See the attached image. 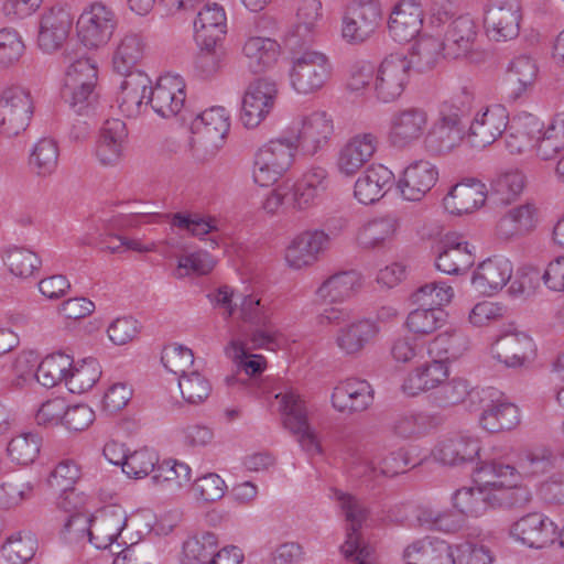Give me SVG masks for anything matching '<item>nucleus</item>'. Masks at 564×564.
<instances>
[{"label": "nucleus", "mask_w": 564, "mask_h": 564, "mask_svg": "<svg viewBox=\"0 0 564 564\" xmlns=\"http://www.w3.org/2000/svg\"><path fill=\"white\" fill-rule=\"evenodd\" d=\"M229 116L223 107H212L192 122V151L200 161L216 155L229 131Z\"/></svg>", "instance_id": "2"}, {"label": "nucleus", "mask_w": 564, "mask_h": 564, "mask_svg": "<svg viewBox=\"0 0 564 564\" xmlns=\"http://www.w3.org/2000/svg\"><path fill=\"white\" fill-rule=\"evenodd\" d=\"M538 65L528 55L514 57L507 68V79L514 97L521 96L532 87L538 77Z\"/></svg>", "instance_id": "46"}, {"label": "nucleus", "mask_w": 564, "mask_h": 564, "mask_svg": "<svg viewBox=\"0 0 564 564\" xmlns=\"http://www.w3.org/2000/svg\"><path fill=\"white\" fill-rule=\"evenodd\" d=\"M72 362L70 357L62 352L46 356L40 362L35 378L43 387L53 388L62 380L66 381Z\"/></svg>", "instance_id": "50"}, {"label": "nucleus", "mask_w": 564, "mask_h": 564, "mask_svg": "<svg viewBox=\"0 0 564 564\" xmlns=\"http://www.w3.org/2000/svg\"><path fill=\"white\" fill-rule=\"evenodd\" d=\"M509 113L502 105L482 107L476 112L467 131V140L473 147L485 148L492 144L505 132Z\"/></svg>", "instance_id": "16"}, {"label": "nucleus", "mask_w": 564, "mask_h": 564, "mask_svg": "<svg viewBox=\"0 0 564 564\" xmlns=\"http://www.w3.org/2000/svg\"><path fill=\"white\" fill-rule=\"evenodd\" d=\"M226 14L217 3H206L194 22L195 39L199 45H215L226 33Z\"/></svg>", "instance_id": "37"}, {"label": "nucleus", "mask_w": 564, "mask_h": 564, "mask_svg": "<svg viewBox=\"0 0 564 564\" xmlns=\"http://www.w3.org/2000/svg\"><path fill=\"white\" fill-rule=\"evenodd\" d=\"M510 534L529 547L542 549L554 542L556 527L544 514L531 512L511 525Z\"/></svg>", "instance_id": "22"}, {"label": "nucleus", "mask_w": 564, "mask_h": 564, "mask_svg": "<svg viewBox=\"0 0 564 564\" xmlns=\"http://www.w3.org/2000/svg\"><path fill=\"white\" fill-rule=\"evenodd\" d=\"M117 24L115 12L102 2H94L77 20V34L88 48H99L111 39Z\"/></svg>", "instance_id": "9"}, {"label": "nucleus", "mask_w": 564, "mask_h": 564, "mask_svg": "<svg viewBox=\"0 0 564 564\" xmlns=\"http://www.w3.org/2000/svg\"><path fill=\"white\" fill-rule=\"evenodd\" d=\"M512 264L505 258H489L475 270L471 284L481 294H492L501 290L512 276Z\"/></svg>", "instance_id": "30"}, {"label": "nucleus", "mask_w": 564, "mask_h": 564, "mask_svg": "<svg viewBox=\"0 0 564 564\" xmlns=\"http://www.w3.org/2000/svg\"><path fill=\"white\" fill-rule=\"evenodd\" d=\"M406 564H455L449 544L426 536L410 544L403 553Z\"/></svg>", "instance_id": "34"}, {"label": "nucleus", "mask_w": 564, "mask_h": 564, "mask_svg": "<svg viewBox=\"0 0 564 564\" xmlns=\"http://www.w3.org/2000/svg\"><path fill=\"white\" fill-rule=\"evenodd\" d=\"M533 351L532 339L522 333H509L499 337L491 346L492 357L506 367H521Z\"/></svg>", "instance_id": "35"}, {"label": "nucleus", "mask_w": 564, "mask_h": 564, "mask_svg": "<svg viewBox=\"0 0 564 564\" xmlns=\"http://www.w3.org/2000/svg\"><path fill=\"white\" fill-rule=\"evenodd\" d=\"M80 478V468L73 459H64L51 471L47 484L55 492L74 489Z\"/></svg>", "instance_id": "62"}, {"label": "nucleus", "mask_w": 564, "mask_h": 564, "mask_svg": "<svg viewBox=\"0 0 564 564\" xmlns=\"http://www.w3.org/2000/svg\"><path fill=\"white\" fill-rule=\"evenodd\" d=\"M74 17L64 6H54L46 10L40 21L37 44L44 52L52 53L61 48L73 26Z\"/></svg>", "instance_id": "19"}, {"label": "nucleus", "mask_w": 564, "mask_h": 564, "mask_svg": "<svg viewBox=\"0 0 564 564\" xmlns=\"http://www.w3.org/2000/svg\"><path fill=\"white\" fill-rule=\"evenodd\" d=\"M336 497L347 522L346 541L341 551L348 564H372V549L365 543L360 533L369 510L355 496L337 492Z\"/></svg>", "instance_id": "3"}, {"label": "nucleus", "mask_w": 564, "mask_h": 564, "mask_svg": "<svg viewBox=\"0 0 564 564\" xmlns=\"http://www.w3.org/2000/svg\"><path fill=\"white\" fill-rule=\"evenodd\" d=\"M373 402V390L365 381L355 378L338 383L332 394L333 406L343 413L367 410Z\"/></svg>", "instance_id": "27"}, {"label": "nucleus", "mask_w": 564, "mask_h": 564, "mask_svg": "<svg viewBox=\"0 0 564 564\" xmlns=\"http://www.w3.org/2000/svg\"><path fill=\"white\" fill-rule=\"evenodd\" d=\"M561 150H564V112L552 118L536 141V155L541 160H551Z\"/></svg>", "instance_id": "49"}, {"label": "nucleus", "mask_w": 564, "mask_h": 564, "mask_svg": "<svg viewBox=\"0 0 564 564\" xmlns=\"http://www.w3.org/2000/svg\"><path fill=\"white\" fill-rule=\"evenodd\" d=\"M101 376V367L97 359L86 358L77 362L68 371L66 384L73 393H84L91 389Z\"/></svg>", "instance_id": "51"}, {"label": "nucleus", "mask_w": 564, "mask_h": 564, "mask_svg": "<svg viewBox=\"0 0 564 564\" xmlns=\"http://www.w3.org/2000/svg\"><path fill=\"white\" fill-rule=\"evenodd\" d=\"M381 20V7L377 0H357L345 10L341 19V36L349 43H362L369 39Z\"/></svg>", "instance_id": "10"}, {"label": "nucleus", "mask_w": 564, "mask_h": 564, "mask_svg": "<svg viewBox=\"0 0 564 564\" xmlns=\"http://www.w3.org/2000/svg\"><path fill=\"white\" fill-rule=\"evenodd\" d=\"M538 225V208L525 203L509 209L496 225V236L503 241L523 238Z\"/></svg>", "instance_id": "26"}, {"label": "nucleus", "mask_w": 564, "mask_h": 564, "mask_svg": "<svg viewBox=\"0 0 564 564\" xmlns=\"http://www.w3.org/2000/svg\"><path fill=\"white\" fill-rule=\"evenodd\" d=\"M37 550V540L31 532L18 533L7 540L2 546L3 556L12 564L29 562Z\"/></svg>", "instance_id": "56"}, {"label": "nucleus", "mask_w": 564, "mask_h": 564, "mask_svg": "<svg viewBox=\"0 0 564 564\" xmlns=\"http://www.w3.org/2000/svg\"><path fill=\"white\" fill-rule=\"evenodd\" d=\"M280 401L283 425L296 436L299 444L310 455L322 454V445L308 423L305 401L293 389L275 394Z\"/></svg>", "instance_id": "7"}, {"label": "nucleus", "mask_w": 564, "mask_h": 564, "mask_svg": "<svg viewBox=\"0 0 564 564\" xmlns=\"http://www.w3.org/2000/svg\"><path fill=\"white\" fill-rule=\"evenodd\" d=\"M448 375V366L440 359L432 358L431 361H426L409 372L402 383V390L408 395L414 397L444 383Z\"/></svg>", "instance_id": "33"}, {"label": "nucleus", "mask_w": 564, "mask_h": 564, "mask_svg": "<svg viewBox=\"0 0 564 564\" xmlns=\"http://www.w3.org/2000/svg\"><path fill=\"white\" fill-rule=\"evenodd\" d=\"M294 144L307 155H315L326 148L334 135L333 118L324 111L302 117L292 128Z\"/></svg>", "instance_id": "12"}, {"label": "nucleus", "mask_w": 564, "mask_h": 564, "mask_svg": "<svg viewBox=\"0 0 564 564\" xmlns=\"http://www.w3.org/2000/svg\"><path fill=\"white\" fill-rule=\"evenodd\" d=\"M429 113L424 108H401L391 116L388 140L393 148L405 149L425 135Z\"/></svg>", "instance_id": "14"}, {"label": "nucleus", "mask_w": 564, "mask_h": 564, "mask_svg": "<svg viewBox=\"0 0 564 564\" xmlns=\"http://www.w3.org/2000/svg\"><path fill=\"white\" fill-rule=\"evenodd\" d=\"M443 43L436 37H423L415 42L412 47L408 63L410 69L414 68L419 73H426L436 67L442 59L441 51Z\"/></svg>", "instance_id": "48"}, {"label": "nucleus", "mask_w": 564, "mask_h": 564, "mask_svg": "<svg viewBox=\"0 0 564 564\" xmlns=\"http://www.w3.org/2000/svg\"><path fill=\"white\" fill-rule=\"evenodd\" d=\"M330 237L323 230H306L297 235L285 251V260L293 269L314 264L328 248Z\"/></svg>", "instance_id": "21"}, {"label": "nucleus", "mask_w": 564, "mask_h": 564, "mask_svg": "<svg viewBox=\"0 0 564 564\" xmlns=\"http://www.w3.org/2000/svg\"><path fill=\"white\" fill-rule=\"evenodd\" d=\"M379 137L375 132H360L350 137L338 150L336 169L346 177L355 176L376 154Z\"/></svg>", "instance_id": "15"}, {"label": "nucleus", "mask_w": 564, "mask_h": 564, "mask_svg": "<svg viewBox=\"0 0 564 564\" xmlns=\"http://www.w3.org/2000/svg\"><path fill=\"white\" fill-rule=\"evenodd\" d=\"M423 24V10L419 0H399L389 17V31L399 42L414 39Z\"/></svg>", "instance_id": "24"}, {"label": "nucleus", "mask_w": 564, "mask_h": 564, "mask_svg": "<svg viewBox=\"0 0 564 564\" xmlns=\"http://www.w3.org/2000/svg\"><path fill=\"white\" fill-rule=\"evenodd\" d=\"M126 138L127 128L122 120L108 119L104 122L97 145V156L101 164L113 165L120 160Z\"/></svg>", "instance_id": "38"}, {"label": "nucleus", "mask_w": 564, "mask_h": 564, "mask_svg": "<svg viewBox=\"0 0 564 564\" xmlns=\"http://www.w3.org/2000/svg\"><path fill=\"white\" fill-rule=\"evenodd\" d=\"M524 184L525 177L518 170L501 173L491 181L487 198L495 206L509 205L522 193Z\"/></svg>", "instance_id": "43"}, {"label": "nucleus", "mask_w": 564, "mask_h": 564, "mask_svg": "<svg viewBox=\"0 0 564 564\" xmlns=\"http://www.w3.org/2000/svg\"><path fill=\"white\" fill-rule=\"evenodd\" d=\"M296 147L291 138H276L262 145L253 162V181L260 186L274 184L292 165Z\"/></svg>", "instance_id": "5"}, {"label": "nucleus", "mask_w": 564, "mask_h": 564, "mask_svg": "<svg viewBox=\"0 0 564 564\" xmlns=\"http://www.w3.org/2000/svg\"><path fill=\"white\" fill-rule=\"evenodd\" d=\"M555 456L547 447H536L520 457V468L528 476H539L554 468Z\"/></svg>", "instance_id": "63"}, {"label": "nucleus", "mask_w": 564, "mask_h": 564, "mask_svg": "<svg viewBox=\"0 0 564 564\" xmlns=\"http://www.w3.org/2000/svg\"><path fill=\"white\" fill-rule=\"evenodd\" d=\"M148 101L152 109L163 118L176 116L185 102V83L180 75L161 76L154 88H151Z\"/></svg>", "instance_id": "20"}, {"label": "nucleus", "mask_w": 564, "mask_h": 564, "mask_svg": "<svg viewBox=\"0 0 564 564\" xmlns=\"http://www.w3.org/2000/svg\"><path fill=\"white\" fill-rule=\"evenodd\" d=\"M478 36V24L469 14H462L448 24L443 43L444 56L459 58L467 56L474 48Z\"/></svg>", "instance_id": "23"}, {"label": "nucleus", "mask_w": 564, "mask_h": 564, "mask_svg": "<svg viewBox=\"0 0 564 564\" xmlns=\"http://www.w3.org/2000/svg\"><path fill=\"white\" fill-rule=\"evenodd\" d=\"M443 323V312L427 307L413 310L408 315L405 325L408 329L419 336L434 333Z\"/></svg>", "instance_id": "59"}, {"label": "nucleus", "mask_w": 564, "mask_h": 564, "mask_svg": "<svg viewBox=\"0 0 564 564\" xmlns=\"http://www.w3.org/2000/svg\"><path fill=\"white\" fill-rule=\"evenodd\" d=\"M59 150L52 138H42L31 153L30 163L39 175H50L57 167Z\"/></svg>", "instance_id": "57"}, {"label": "nucleus", "mask_w": 564, "mask_h": 564, "mask_svg": "<svg viewBox=\"0 0 564 564\" xmlns=\"http://www.w3.org/2000/svg\"><path fill=\"white\" fill-rule=\"evenodd\" d=\"M362 285L360 273L341 271L332 274L317 288L315 294L324 303H337L352 297Z\"/></svg>", "instance_id": "36"}, {"label": "nucleus", "mask_w": 564, "mask_h": 564, "mask_svg": "<svg viewBox=\"0 0 564 564\" xmlns=\"http://www.w3.org/2000/svg\"><path fill=\"white\" fill-rule=\"evenodd\" d=\"M122 470L131 478H143L153 471L158 463V456L148 448L122 454Z\"/></svg>", "instance_id": "61"}, {"label": "nucleus", "mask_w": 564, "mask_h": 564, "mask_svg": "<svg viewBox=\"0 0 564 564\" xmlns=\"http://www.w3.org/2000/svg\"><path fill=\"white\" fill-rule=\"evenodd\" d=\"M98 79L97 66L88 57L73 61L66 69L61 97L77 113L88 108Z\"/></svg>", "instance_id": "6"}, {"label": "nucleus", "mask_w": 564, "mask_h": 564, "mask_svg": "<svg viewBox=\"0 0 564 564\" xmlns=\"http://www.w3.org/2000/svg\"><path fill=\"white\" fill-rule=\"evenodd\" d=\"M127 513L119 506H107L90 518L88 539L97 549H107L115 542L121 544L118 539L127 525Z\"/></svg>", "instance_id": "18"}, {"label": "nucleus", "mask_w": 564, "mask_h": 564, "mask_svg": "<svg viewBox=\"0 0 564 564\" xmlns=\"http://www.w3.org/2000/svg\"><path fill=\"white\" fill-rule=\"evenodd\" d=\"M487 199L485 184L478 180L468 178L455 184L444 197L445 209L453 215L474 213Z\"/></svg>", "instance_id": "29"}, {"label": "nucleus", "mask_w": 564, "mask_h": 564, "mask_svg": "<svg viewBox=\"0 0 564 564\" xmlns=\"http://www.w3.org/2000/svg\"><path fill=\"white\" fill-rule=\"evenodd\" d=\"M475 262V254L460 236L447 235L436 259V268L447 274L466 272Z\"/></svg>", "instance_id": "31"}, {"label": "nucleus", "mask_w": 564, "mask_h": 564, "mask_svg": "<svg viewBox=\"0 0 564 564\" xmlns=\"http://www.w3.org/2000/svg\"><path fill=\"white\" fill-rule=\"evenodd\" d=\"M42 438L32 432L20 433L7 446L10 459L18 465L32 464L40 454Z\"/></svg>", "instance_id": "53"}, {"label": "nucleus", "mask_w": 564, "mask_h": 564, "mask_svg": "<svg viewBox=\"0 0 564 564\" xmlns=\"http://www.w3.org/2000/svg\"><path fill=\"white\" fill-rule=\"evenodd\" d=\"M399 226L398 218L388 214L367 221L357 234V242L364 249L380 248L390 241Z\"/></svg>", "instance_id": "41"}, {"label": "nucleus", "mask_w": 564, "mask_h": 564, "mask_svg": "<svg viewBox=\"0 0 564 564\" xmlns=\"http://www.w3.org/2000/svg\"><path fill=\"white\" fill-rule=\"evenodd\" d=\"M468 350V339L459 332L451 330L438 334L430 341L427 352L431 358L446 364L457 360Z\"/></svg>", "instance_id": "44"}, {"label": "nucleus", "mask_w": 564, "mask_h": 564, "mask_svg": "<svg viewBox=\"0 0 564 564\" xmlns=\"http://www.w3.org/2000/svg\"><path fill=\"white\" fill-rule=\"evenodd\" d=\"M122 75L124 78L120 84L117 100L122 112L127 116H135L140 112L147 89H151V79L140 70Z\"/></svg>", "instance_id": "39"}, {"label": "nucleus", "mask_w": 564, "mask_h": 564, "mask_svg": "<svg viewBox=\"0 0 564 564\" xmlns=\"http://www.w3.org/2000/svg\"><path fill=\"white\" fill-rule=\"evenodd\" d=\"M474 98L468 87H458L438 108L437 118L427 131L424 143L434 154H446L467 138L464 115Z\"/></svg>", "instance_id": "1"}, {"label": "nucleus", "mask_w": 564, "mask_h": 564, "mask_svg": "<svg viewBox=\"0 0 564 564\" xmlns=\"http://www.w3.org/2000/svg\"><path fill=\"white\" fill-rule=\"evenodd\" d=\"M161 361L163 366L180 378L188 375L194 364L193 351L184 346L171 344L163 348Z\"/></svg>", "instance_id": "60"}, {"label": "nucleus", "mask_w": 564, "mask_h": 564, "mask_svg": "<svg viewBox=\"0 0 564 564\" xmlns=\"http://www.w3.org/2000/svg\"><path fill=\"white\" fill-rule=\"evenodd\" d=\"M454 296L453 288L444 282H429L412 293L411 300L422 307L437 310L448 304Z\"/></svg>", "instance_id": "54"}, {"label": "nucleus", "mask_w": 564, "mask_h": 564, "mask_svg": "<svg viewBox=\"0 0 564 564\" xmlns=\"http://www.w3.org/2000/svg\"><path fill=\"white\" fill-rule=\"evenodd\" d=\"M379 328L369 319H359L340 327L335 336L336 347L344 356L355 357L377 336Z\"/></svg>", "instance_id": "32"}, {"label": "nucleus", "mask_w": 564, "mask_h": 564, "mask_svg": "<svg viewBox=\"0 0 564 564\" xmlns=\"http://www.w3.org/2000/svg\"><path fill=\"white\" fill-rule=\"evenodd\" d=\"M33 110V99L28 89L20 85L3 87L0 91V133L9 139L23 133Z\"/></svg>", "instance_id": "8"}, {"label": "nucleus", "mask_w": 564, "mask_h": 564, "mask_svg": "<svg viewBox=\"0 0 564 564\" xmlns=\"http://www.w3.org/2000/svg\"><path fill=\"white\" fill-rule=\"evenodd\" d=\"M394 182L393 173L381 164H372L357 178L354 196L365 205L380 200Z\"/></svg>", "instance_id": "28"}, {"label": "nucleus", "mask_w": 564, "mask_h": 564, "mask_svg": "<svg viewBox=\"0 0 564 564\" xmlns=\"http://www.w3.org/2000/svg\"><path fill=\"white\" fill-rule=\"evenodd\" d=\"M520 423L519 408L505 401H492L480 416L481 426L490 433L510 431Z\"/></svg>", "instance_id": "42"}, {"label": "nucleus", "mask_w": 564, "mask_h": 564, "mask_svg": "<svg viewBox=\"0 0 564 564\" xmlns=\"http://www.w3.org/2000/svg\"><path fill=\"white\" fill-rule=\"evenodd\" d=\"M217 547V536L212 532L191 536L183 543L182 564H208Z\"/></svg>", "instance_id": "52"}, {"label": "nucleus", "mask_w": 564, "mask_h": 564, "mask_svg": "<svg viewBox=\"0 0 564 564\" xmlns=\"http://www.w3.org/2000/svg\"><path fill=\"white\" fill-rule=\"evenodd\" d=\"M145 44L138 34L124 35L113 53V68L119 74L134 73L133 68L144 56Z\"/></svg>", "instance_id": "45"}, {"label": "nucleus", "mask_w": 564, "mask_h": 564, "mask_svg": "<svg viewBox=\"0 0 564 564\" xmlns=\"http://www.w3.org/2000/svg\"><path fill=\"white\" fill-rule=\"evenodd\" d=\"M410 77V63L402 54H391L380 64L373 89L382 102L399 99L405 90Z\"/></svg>", "instance_id": "13"}, {"label": "nucleus", "mask_w": 564, "mask_h": 564, "mask_svg": "<svg viewBox=\"0 0 564 564\" xmlns=\"http://www.w3.org/2000/svg\"><path fill=\"white\" fill-rule=\"evenodd\" d=\"M522 8L520 0H489L485 13V30L489 39L507 42L520 32Z\"/></svg>", "instance_id": "11"}, {"label": "nucleus", "mask_w": 564, "mask_h": 564, "mask_svg": "<svg viewBox=\"0 0 564 564\" xmlns=\"http://www.w3.org/2000/svg\"><path fill=\"white\" fill-rule=\"evenodd\" d=\"M437 178V169L429 161L419 160L404 170L399 188L403 198L419 202L434 187Z\"/></svg>", "instance_id": "25"}, {"label": "nucleus", "mask_w": 564, "mask_h": 564, "mask_svg": "<svg viewBox=\"0 0 564 564\" xmlns=\"http://www.w3.org/2000/svg\"><path fill=\"white\" fill-rule=\"evenodd\" d=\"M178 388L183 400L197 405L207 400L212 392V384L208 379L197 370L178 378Z\"/></svg>", "instance_id": "58"}, {"label": "nucleus", "mask_w": 564, "mask_h": 564, "mask_svg": "<svg viewBox=\"0 0 564 564\" xmlns=\"http://www.w3.org/2000/svg\"><path fill=\"white\" fill-rule=\"evenodd\" d=\"M276 93L274 83L263 78L248 86L240 111V121L246 128H256L265 119L273 108Z\"/></svg>", "instance_id": "17"}, {"label": "nucleus", "mask_w": 564, "mask_h": 564, "mask_svg": "<svg viewBox=\"0 0 564 564\" xmlns=\"http://www.w3.org/2000/svg\"><path fill=\"white\" fill-rule=\"evenodd\" d=\"M291 61L290 83L299 94L315 93L330 78L332 64L323 52L311 48L294 51Z\"/></svg>", "instance_id": "4"}, {"label": "nucleus", "mask_w": 564, "mask_h": 564, "mask_svg": "<svg viewBox=\"0 0 564 564\" xmlns=\"http://www.w3.org/2000/svg\"><path fill=\"white\" fill-rule=\"evenodd\" d=\"M520 473L512 465L498 460L484 462L475 470L474 481L481 489L503 487L509 480H518Z\"/></svg>", "instance_id": "47"}, {"label": "nucleus", "mask_w": 564, "mask_h": 564, "mask_svg": "<svg viewBox=\"0 0 564 564\" xmlns=\"http://www.w3.org/2000/svg\"><path fill=\"white\" fill-rule=\"evenodd\" d=\"M432 420V416L423 413L401 414L392 422L391 431L401 438L416 437L426 432Z\"/></svg>", "instance_id": "64"}, {"label": "nucleus", "mask_w": 564, "mask_h": 564, "mask_svg": "<svg viewBox=\"0 0 564 564\" xmlns=\"http://www.w3.org/2000/svg\"><path fill=\"white\" fill-rule=\"evenodd\" d=\"M243 56L249 69L257 74L271 67L280 54V45L269 37H249L243 47Z\"/></svg>", "instance_id": "40"}, {"label": "nucleus", "mask_w": 564, "mask_h": 564, "mask_svg": "<svg viewBox=\"0 0 564 564\" xmlns=\"http://www.w3.org/2000/svg\"><path fill=\"white\" fill-rule=\"evenodd\" d=\"M4 263L12 274L25 279L40 269L42 261L32 250L13 247L6 251Z\"/></svg>", "instance_id": "55"}]
</instances>
